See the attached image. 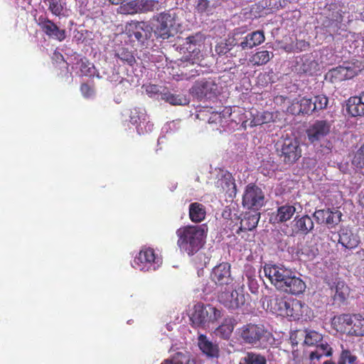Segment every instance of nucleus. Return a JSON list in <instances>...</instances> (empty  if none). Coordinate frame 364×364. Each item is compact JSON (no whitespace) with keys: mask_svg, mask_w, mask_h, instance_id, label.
I'll use <instances>...</instances> for the list:
<instances>
[{"mask_svg":"<svg viewBox=\"0 0 364 364\" xmlns=\"http://www.w3.org/2000/svg\"><path fill=\"white\" fill-rule=\"evenodd\" d=\"M208 228L205 225H186L176 230L177 245L188 255L197 252L203 245Z\"/></svg>","mask_w":364,"mask_h":364,"instance_id":"f257e3e1","label":"nucleus"},{"mask_svg":"<svg viewBox=\"0 0 364 364\" xmlns=\"http://www.w3.org/2000/svg\"><path fill=\"white\" fill-rule=\"evenodd\" d=\"M236 333L242 343L256 348H266L272 338L271 332L259 323L244 324L237 329Z\"/></svg>","mask_w":364,"mask_h":364,"instance_id":"f03ea898","label":"nucleus"},{"mask_svg":"<svg viewBox=\"0 0 364 364\" xmlns=\"http://www.w3.org/2000/svg\"><path fill=\"white\" fill-rule=\"evenodd\" d=\"M113 5H119L117 14L134 16L159 10L158 0H109Z\"/></svg>","mask_w":364,"mask_h":364,"instance_id":"7ed1b4c3","label":"nucleus"},{"mask_svg":"<svg viewBox=\"0 0 364 364\" xmlns=\"http://www.w3.org/2000/svg\"><path fill=\"white\" fill-rule=\"evenodd\" d=\"M176 14L171 11L161 12L153 16L157 22L154 25L153 31L157 38L166 40L173 36L176 32Z\"/></svg>","mask_w":364,"mask_h":364,"instance_id":"20e7f679","label":"nucleus"},{"mask_svg":"<svg viewBox=\"0 0 364 364\" xmlns=\"http://www.w3.org/2000/svg\"><path fill=\"white\" fill-rule=\"evenodd\" d=\"M161 259L156 256L152 248H143L134 258L132 265L141 271H155L161 264Z\"/></svg>","mask_w":364,"mask_h":364,"instance_id":"39448f33","label":"nucleus"},{"mask_svg":"<svg viewBox=\"0 0 364 364\" xmlns=\"http://www.w3.org/2000/svg\"><path fill=\"white\" fill-rule=\"evenodd\" d=\"M221 317V311L211 305L203 306L198 304L194 306V311L191 316L193 323L198 326H205Z\"/></svg>","mask_w":364,"mask_h":364,"instance_id":"423d86ee","label":"nucleus"},{"mask_svg":"<svg viewBox=\"0 0 364 364\" xmlns=\"http://www.w3.org/2000/svg\"><path fill=\"white\" fill-rule=\"evenodd\" d=\"M277 151L286 164H293L301 156V149L296 139H285L281 144H277Z\"/></svg>","mask_w":364,"mask_h":364,"instance_id":"0eeeda50","label":"nucleus"},{"mask_svg":"<svg viewBox=\"0 0 364 364\" xmlns=\"http://www.w3.org/2000/svg\"><path fill=\"white\" fill-rule=\"evenodd\" d=\"M264 204L265 197L262 190L253 184L247 186L242 196L243 207L258 211Z\"/></svg>","mask_w":364,"mask_h":364,"instance_id":"6e6552de","label":"nucleus"},{"mask_svg":"<svg viewBox=\"0 0 364 364\" xmlns=\"http://www.w3.org/2000/svg\"><path fill=\"white\" fill-rule=\"evenodd\" d=\"M218 299L221 304L230 309H239L246 301L242 287L233 289L230 287H225V290L222 291L218 296Z\"/></svg>","mask_w":364,"mask_h":364,"instance_id":"1a4fd4ad","label":"nucleus"},{"mask_svg":"<svg viewBox=\"0 0 364 364\" xmlns=\"http://www.w3.org/2000/svg\"><path fill=\"white\" fill-rule=\"evenodd\" d=\"M331 123L327 120H316L309 124L306 133L309 141L317 145L322 141L330 133Z\"/></svg>","mask_w":364,"mask_h":364,"instance_id":"9d476101","label":"nucleus"},{"mask_svg":"<svg viewBox=\"0 0 364 364\" xmlns=\"http://www.w3.org/2000/svg\"><path fill=\"white\" fill-rule=\"evenodd\" d=\"M191 94L198 100L215 97L218 92V85L211 79L198 80L190 90Z\"/></svg>","mask_w":364,"mask_h":364,"instance_id":"9b49d317","label":"nucleus"},{"mask_svg":"<svg viewBox=\"0 0 364 364\" xmlns=\"http://www.w3.org/2000/svg\"><path fill=\"white\" fill-rule=\"evenodd\" d=\"M200 44L195 36H189L186 38V42L180 48L181 53L183 55L180 59L182 63H197L200 55Z\"/></svg>","mask_w":364,"mask_h":364,"instance_id":"f8f14e48","label":"nucleus"},{"mask_svg":"<svg viewBox=\"0 0 364 364\" xmlns=\"http://www.w3.org/2000/svg\"><path fill=\"white\" fill-rule=\"evenodd\" d=\"M339 323L350 327L349 332L357 336H364V318L360 314H342L338 317Z\"/></svg>","mask_w":364,"mask_h":364,"instance_id":"ddd939ff","label":"nucleus"},{"mask_svg":"<svg viewBox=\"0 0 364 364\" xmlns=\"http://www.w3.org/2000/svg\"><path fill=\"white\" fill-rule=\"evenodd\" d=\"M313 216L317 223L326 224L333 228L341 222L342 213L336 210L321 209L316 210Z\"/></svg>","mask_w":364,"mask_h":364,"instance_id":"4468645a","label":"nucleus"},{"mask_svg":"<svg viewBox=\"0 0 364 364\" xmlns=\"http://www.w3.org/2000/svg\"><path fill=\"white\" fill-rule=\"evenodd\" d=\"M210 277L215 284L228 287L232 282V278L230 275V265L228 263L220 264L213 268Z\"/></svg>","mask_w":364,"mask_h":364,"instance_id":"2eb2a0df","label":"nucleus"},{"mask_svg":"<svg viewBox=\"0 0 364 364\" xmlns=\"http://www.w3.org/2000/svg\"><path fill=\"white\" fill-rule=\"evenodd\" d=\"M36 22L41 29L48 36L57 39L60 41L65 38V31L60 29L57 25L48 18L41 16L36 19Z\"/></svg>","mask_w":364,"mask_h":364,"instance_id":"dca6fc26","label":"nucleus"},{"mask_svg":"<svg viewBox=\"0 0 364 364\" xmlns=\"http://www.w3.org/2000/svg\"><path fill=\"white\" fill-rule=\"evenodd\" d=\"M314 222L309 215L296 216L291 222V235H306L314 229Z\"/></svg>","mask_w":364,"mask_h":364,"instance_id":"f3484780","label":"nucleus"},{"mask_svg":"<svg viewBox=\"0 0 364 364\" xmlns=\"http://www.w3.org/2000/svg\"><path fill=\"white\" fill-rule=\"evenodd\" d=\"M308 307L297 299H287V304L284 309L282 316H289L293 319H299L307 311Z\"/></svg>","mask_w":364,"mask_h":364,"instance_id":"a211bd4d","label":"nucleus"},{"mask_svg":"<svg viewBox=\"0 0 364 364\" xmlns=\"http://www.w3.org/2000/svg\"><path fill=\"white\" fill-rule=\"evenodd\" d=\"M263 304L267 303V309L269 310L273 314L282 316L284 312V309L287 304V299L279 296L276 294L272 296H265L263 298Z\"/></svg>","mask_w":364,"mask_h":364,"instance_id":"6ab92c4d","label":"nucleus"},{"mask_svg":"<svg viewBox=\"0 0 364 364\" xmlns=\"http://www.w3.org/2000/svg\"><path fill=\"white\" fill-rule=\"evenodd\" d=\"M289 279L284 284V287L280 290L281 291L299 295L305 291L306 287V283L299 277H297L295 272L293 273Z\"/></svg>","mask_w":364,"mask_h":364,"instance_id":"aec40b11","label":"nucleus"},{"mask_svg":"<svg viewBox=\"0 0 364 364\" xmlns=\"http://www.w3.org/2000/svg\"><path fill=\"white\" fill-rule=\"evenodd\" d=\"M346 109L352 117H364V92L359 96L350 97L346 104Z\"/></svg>","mask_w":364,"mask_h":364,"instance_id":"412c9836","label":"nucleus"},{"mask_svg":"<svg viewBox=\"0 0 364 364\" xmlns=\"http://www.w3.org/2000/svg\"><path fill=\"white\" fill-rule=\"evenodd\" d=\"M152 30L153 28L144 21L136 22L134 24V29L129 31V36H134L139 42H144L151 37Z\"/></svg>","mask_w":364,"mask_h":364,"instance_id":"4be33fe9","label":"nucleus"},{"mask_svg":"<svg viewBox=\"0 0 364 364\" xmlns=\"http://www.w3.org/2000/svg\"><path fill=\"white\" fill-rule=\"evenodd\" d=\"M264 40V32L262 31H256L248 33L237 46L240 47L242 50L252 49L262 43Z\"/></svg>","mask_w":364,"mask_h":364,"instance_id":"5701e85b","label":"nucleus"},{"mask_svg":"<svg viewBox=\"0 0 364 364\" xmlns=\"http://www.w3.org/2000/svg\"><path fill=\"white\" fill-rule=\"evenodd\" d=\"M260 213L256 210L252 212H247L242 215V218L240 220V226L239 230L237 231H251L254 230L259 220Z\"/></svg>","mask_w":364,"mask_h":364,"instance_id":"b1692460","label":"nucleus"},{"mask_svg":"<svg viewBox=\"0 0 364 364\" xmlns=\"http://www.w3.org/2000/svg\"><path fill=\"white\" fill-rule=\"evenodd\" d=\"M338 242L347 249H353L358 246V238L350 229L343 228L338 233Z\"/></svg>","mask_w":364,"mask_h":364,"instance_id":"393cba45","label":"nucleus"},{"mask_svg":"<svg viewBox=\"0 0 364 364\" xmlns=\"http://www.w3.org/2000/svg\"><path fill=\"white\" fill-rule=\"evenodd\" d=\"M198 345L202 352L208 357H218L219 355V347L218 344L212 342L206 336H198Z\"/></svg>","mask_w":364,"mask_h":364,"instance_id":"a878e982","label":"nucleus"},{"mask_svg":"<svg viewBox=\"0 0 364 364\" xmlns=\"http://www.w3.org/2000/svg\"><path fill=\"white\" fill-rule=\"evenodd\" d=\"M287 269V267L282 264L269 263L264 266L263 272L265 277H267L271 284L274 285Z\"/></svg>","mask_w":364,"mask_h":364,"instance_id":"bb28decb","label":"nucleus"},{"mask_svg":"<svg viewBox=\"0 0 364 364\" xmlns=\"http://www.w3.org/2000/svg\"><path fill=\"white\" fill-rule=\"evenodd\" d=\"M331 290L336 301L343 303L349 296L350 289L343 281L336 280L331 286Z\"/></svg>","mask_w":364,"mask_h":364,"instance_id":"cd10ccee","label":"nucleus"},{"mask_svg":"<svg viewBox=\"0 0 364 364\" xmlns=\"http://www.w3.org/2000/svg\"><path fill=\"white\" fill-rule=\"evenodd\" d=\"M315 346L316 349L309 353V359L313 364H316L315 360L318 361L324 356L330 357L332 355L333 349L326 341L321 342Z\"/></svg>","mask_w":364,"mask_h":364,"instance_id":"c85d7f7f","label":"nucleus"},{"mask_svg":"<svg viewBox=\"0 0 364 364\" xmlns=\"http://www.w3.org/2000/svg\"><path fill=\"white\" fill-rule=\"evenodd\" d=\"M296 212L294 205L285 204L277 208V213L274 216L275 223H284L289 220Z\"/></svg>","mask_w":364,"mask_h":364,"instance_id":"c756f323","label":"nucleus"},{"mask_svg":"<svg viewBox=\"0 0 364 364\" xmlns=\"http://www.w3.org/2000/svg\"><path fill=\"white\" fill-rule=\"evenodd\" d=\"M130 122L133 124H138L136 127L137 132L139 134L143 132L142 124L146 122V114L145 109L143 108H135L130 112Z\"/></svg>","mask_w":364,"mask_h":364,"instance_id":"7c9ffc66","label":"nucleus"},{"mask_svg":"<svg viewBox=\"0 0 364 364\" xmlns=\"http://www.w3.org/2000/svg\"><path fill=\"white\" fill-rule=\"evenodd\" d=\"M161 99L172 105H186L189 103V99L183 95H176L168 91L161 93Z\"/></svg>","mask_w":364,"mask_h":364,"instance_id":"2f4dec72","label":"nucleus"},{"mask_svg":"<svg viewBox=\"0 0 364 364\" xmlns=\"http://www.w3.org/2000/svg\"><path fill=\"white\" fill-rule=\"evenodd\" d=\"M234 321L232 318H225L224 323L215 329V334L223 339H228L234 329Z\"/></svg>","mask_w":364,"mask_h":364,"instance_id":"473e14b6","label":"nucleus"},{"mask_svg":"<svg viewBox=\"0 0 364 364\" xmlns=\"http://www.w3.org/2000/svg\"><path fill=\"white\" fill-rule=\"evenodd\" d=\"M190 219L195 223H200L205 219V210L204 205L198 203H193L189 206Z\"/></svg>","mask_w":364,"mask_h":364,"instance_id":"72a5a7b5","label":"nucleus"},{"mask_svg":"<svg viewBox=\"0 0 364 364\" xmlns=\"http://www.w3.org/2000/svg\"><path fill=\"white\" fill-rule=\"evenodd\" d=\"M267 358L264 355L255 353L247 352L245 356L241 358L240 364H267Z\"/></svg>","mask_w":364,"mask_h":364,"instance_id":"f704fd0d","label":"nucleus"},{"mask_svg":"<svg viewBox=\"0 0 364 364\" xmlns=\"http://www.w3.org/2000/svg\"><path fill=\"white\" fill-rule=\"evenodd\" d=\"M273 53L267 50L257 52L250 58V62L253 65H262L267 63L273 57Z\"/></svg>","mask_w":364,"mask_h":364,"instance_id":"c9c22d12","label":"nucleus"},{"mask_svg":"<svg viewBox=\"0 0 364 364\" xmlns=\"http://www.w3.org/2000/svg\"><path fill=\"white\" fill-rule=\"evenodd\" d=\"M161 364H191V356L188 352H178Z\"/></svg>","mask_w":364,"mask_h":364,"instance_id":"e433bc0d","label":"nucleus"},{"mask_svg":"<svg viewBox=\"0 0 364 364\" xmlns=\"http://www.w3.org/2000/svg\"><path fill=\"white\" fill-rule=\"evenodd\" d=\"M322 334L316 331L306 330L304 343L308 346H316L321 342L323 341Z\"/></svg>","mask_w":364,"mask_h":364,"instance_id":"4c0bfd02","label":"nucleus"},{"mask_svg":"<svg viewBox=\"0 0 364 364\" xmlns=\"http://www.w3.org/2000/svg\"><path fill=\"white\" fill-rule=\"evenodd\" d=\"M43 2L53 15L59 16L63 14L64 8L61 0H44Z\"/></svg>","mask_w":364,"mask_h":364,"instance_id":"58836bf2","label":"nucleus"},{"mask_svg":"<svg viewBox=\"0 0 364 364\" xmlns=\"http://www.w3.org/2000/svg\"><path fill=\"white\" fill-rule=\"evenodd\" d=\"M223 189L229 193L230 196L235 195L236 193V186L232 178V176L228 175L227 177L222 178L218 181Z\"/></svg>","mask_w":364,"mask_h":364,"instance_id":"ea45409f","label":"nucleus"},{"mask_svg":"<svg viewBox=\"0 0 364 364\" xmlns=\"http://www.w3.org/2000/svg\"><path fill=\"white\" fill-rule=\"evenodd\" d=\"M229 110L227 112L223 111V112H213L211 114L208 119V123L209 124H220L223 126V123L225 122V119L226 117L230 116Z\"/></svg>","mask_w":364,"mask_h":364,"instance_id":"a19ab883","label":"nucleus"},{"mask_svg":"<svg viewBox=\"0 0 364 364\" xmlns=\"http://www.w3.org/2000/svg\"><path fill=\"white\" fill-rule=\"evenodd\" d=\"M300 111L305 114H309L315 112V109H314V97H303L300 100Z\"/></svg>","mask_w":364,"mask_h":364,"instance_id":"79ce46f5","label":"nucleus"},{"mask_svg":"<svg viewBox=\"0 0 364 364\" xmlns=\"http://www.w3.org/2000/svg\"><path fill=\"white\" fill-rule=\"evenodd\" d=\"M356 360L357 357L353 355L350 350H343L338 360V364H346V363L355 364Z\"/></svg>","mask_w":364,"mask_h":364,"instance_id":"37998d69","label":"nucleus"},{"mask_svg":"<svg viewBox=\"0 0 364 364\" xmlns=\"http://www.w3.org/2000/svg\"><path fill=\"white\" fill-rule=\"evenodd\" d=\"M294 272H293L291 269L287 267V269L284 270L280 278H279L277 281H276V282L274 284L275 288L280 291L284 287V284H285V283L287 281H289V279H290L289 278L291 277Z\"/></svg>","mask_w":364,"mask_h":364,"instance_id":"c03bdc74","label":"nucleus"},{"mask_svg":"<svg viewBox=\"0 0 364 364\" xmlns=\"http://www.w3.org/2000/svg\"><path fill=\"white\" fill-rule=\"evenodd\" d=\"M328 103V97L325 95H322L314 97V109L315 112L326 108Z\"/></svg>","mask_w":364,"mask_h":364,"instance_id":"a18cd8bd","label":"nucleus"},{"mask_svg":"<svg viewBox=\"0 0 364 364\" xmlns=\"http://www.w3.org/2000/svg\"><path fill=\"white\" fill-rule=\"evenodd\" d=\"M116 56L122 61L127 63L129 65H132V63L135 61L132 53L124 48L119 50L116 53Z\"/></svg>","mask_w":364,"mask_h":364,"instance_id":"49530a36","label":"nucleus"},{"mask_svg":"<svg viewBox=\"0 0 364 364\" xmlns=\"http://www.w3.org/2000/svg\"><path fill=\"white\" fill-rule=\"evenodd\" d=\"M352 164L357 168H362L364 167V144L355 153Z\"/></svg>","mask_w":364,"mask_h":364,"instance_id":"de8ad7c7","label":"nucleus"},{"mask_svg":"<svg viewBox=\"0 0 364 364\" xmlns=\"http://www.w3.org/2000/svg\"><path fill=\"white\" fill-rule=\"evenodd\" d=\"M347 66H339L333 70V75L340 80L350 79L351 74H348Z\"/></svg>","mask_w":364,"mask_h":364,"instance_id":"09e8293b","label":"nucleus"},{"mask_svg":"<svg viewBox=\"0 0 364 364\" xmlns=\"http://www.w3.org/2000/svg\"><path fill=\"white\" fill-rule=\"evenodd\" d=\"M80 91L82 95L86 98L92 97L94 95L93 89L87 84H82L80 87Z\"/></svg>","mask_w":364,"mask_h":364,"instance_id":"8fccbe9b","label":"nucleus"},{"mask_svg":"<svg viewBox=\"0 0 364 364\" xmlns=\"http://www.w3.org/2000/svg\"><path fill=\"white\" fill-rule=\"evenodd\" d=\"M302 253L306 255L309 259H312L318 255V250L314 247H306L302 249Z\"/></svg>","mask_w":364,"mask_h":364,"instance_id":"3c124183","label":"nucleus"},{"mask_svg":"<svg viewBox=\"0 0 364 364\" xmlns=\"http://www.w3.org/2000/svg\"><path fill=\"white\" fill-rule=\"evenodd\" d=\"M209 1L208 0H198L196 9L198 11L203 13L208 11Z\"/></svg>","mask_w":364,"mask_h":364,"instance_id":"603ef678","label":"nucleus"},{"mask_svg":"<svg viewBox=\"0 0 364 364\" xmlns=\"http://www.w3.org/2000/svg\"><path fill=\"white\" fill-rule=\"evenodd\" d=\"M90 64L86 65L85 63H82L81 65L80 70L81 73L85 75H93V66H90Z\"/></svg>","mask_w":364,"mask_h":364,"instance_id":"864d4df0","label":"nucleus"},{"mask_svg":"<svg viewBox=\"0 0 364 364\" xmlns=\"http://www.w3.org/2000/svg\"><path fill=\"white\" fill-rule=\"evenodd\" d=\"M142 127L144 132H141L139 134L151 132V130L154 128V124L151 123L149 120H148V117H146V122L144 124H142Z\"/></svg>","mask_w":364,"mask_h":364,"instance_id":"5fc2aeb1","label":"nucleus"},{"mask_svg":"<svg viewBox=\"0 0 364 364\" xmlns=\"http://www.w3.org/2000/svg\"><path fill=\"white\" fill-rule=\"evenodd\" d=\"M308 46L309 43L303 40L297 41L295 45L296 49L300 51L306 50Z\"/></svg>","mask_w":364,"mask_h":364,"instance_id":"6e6d98bb","label":"nucleus"},{"mask_svg":"<svg viewBox=\"0 0 364 364\" xmlns=\"http://www.w3.org/2000/svg\"><path fill=\"white\" fill-rule=\"evenodd\" d=\"M222 216L224 219L229 220L232 219V211L228 207H225L222 213Z\"/></svg>","mask_w":364,"mask_h":364,"instance_id":"4d7b16f0","label":"nucleus"},{"mask_svg":"<svg viewBox=\"0 0 364 364\" xmlns=\"http://www.w3.org/2000/svg\"><path fill=\"white\" fill-rule=\"evenodd\" d=\"M159 91L156 85H150L147 87L146 92L149 94L157 93Z\"/></svg>","mask_w":364,"mask_h":364,"instance_id":"13d9d810","label":"nucleus"},{"mask_svg":"<svg viewBox=\"0 0 364 364\" xmlns=\"http://www.w3.org/2000/svg\"><path fill=\"white\" fill-rule=\"evenodd\" d=\"M348 67V72L347 73L348 74H351L350 75V78H352L354 75H356V71L352 68L351 67H349V66H347Z\"/></svg>","mask_w":364,"mask_h":364,"instance_id":"bf43d9fd","label":"nucleus"},{"mask_svg":"<svg viewBox=\"0 0 364 364\" xmlns=\"http://www.w3.org/2000/svg\"><path fill=\"white\" fill-rule=\"evenodd\" d=\"M323 364H336V363H334L332 360H326L325 362H323Z\"/></svg>","mask_w":364,"mask_h":364,"instance_id":"052dcab7","label":"nucleus"},{"mask_svg":"<svg viewBox=\"0 0 364 364\" xmlns=\"http://www.w3.org/2000/svg\"><path fill=\"white\" fill-rule=\"evenodd\" d=\"M360 19L364 21V11L360 14Z\"/></svg>","mask_w":364,"mask_h":364,"instance_id":"680f3d73","label":"nucleus"},{"mask_svg":"<svg viewBox=\"0 0 364 364\" xmlns=\"http://www.w3.org/2000/svg\"><path fill=\"white\" fill-rule=\"evenodd\" d=\"M363 200H364V195H363V198H362V199H361V200H360V203H363Z\"/></svg>","mask_w":364,"mask_h":364,"instance_id":"e2e57ef3","label":"nucleus"}]
</instances>
